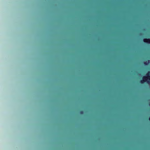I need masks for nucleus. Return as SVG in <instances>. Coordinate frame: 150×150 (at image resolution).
<instances>
[{"label": "nucleus", "mask_w": 150, "mask_h": 150, "mask_svg": "<svg viewBox=\"0 0 150 150\" xmlns=\"http://www.w3.org/2000/svg\"><path fill=\"white\" fill-rule=\"evenodd\" d=\"M149 120H150V117L149 118Z\"/></svg>", "instance_id": "nucleus-3"}, {"label": "nucleus", "mask_w": 150, "mask_h": 150, "mask_svg": "<svg viewBox=\"0 0 150 150\" xmlns=\"http://www.w3.org/2000/svg\"><path fill=\"white\" fill-rule=\"evenodd\" d=\"M144 42H145L148 43H150V39H144Z\"/></svg>", "instance_id": "nucleus-2"}, {"label": "nucleus", "mask_w": 150, "mask_h": 150, "mask_svg": "<svg viewBox=\"0 0 150 150\" xmlns=\"http://www.w3.org/2000/svg\"><path fill=\"white\" fill-rule=\"evenodd\" d=\"M149 72L147 74L146 76H144L143 78V80L141 81L142 83H143L144 81H147V82L150 84V76H149Z\"/></svg>", "instance_id": "nucleus-1"}]
</instances>
